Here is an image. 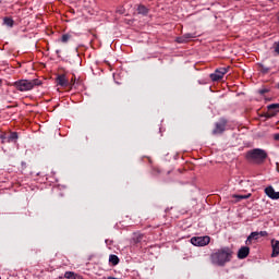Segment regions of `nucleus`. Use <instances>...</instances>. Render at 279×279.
Listing matches in <instances>:
<instances>
[{
    "label": "nucleus",
    "instance_id": "27",
    "mask_svg": "<svg viewBox=\"0 0 279 279\" xmlns=\"http://www.w3.org/2000/svg\"><path fill=\"white\" fill-rule=\"evenodd\" d=\"M141 239H143V235H138L137 243H138V241H141Z\"/></svg>",
    "mask_w": 279,
    "mask_h": 279
},
{
    "label": "nucleus",
    "instance_id": "22",
    "mask_svg": "<svg viewBox=\"0 0 279 279\" xmlns=\"http://www.w3.org/2000/svg\"><path fill=\"white\" fill-rule=\"evenodd\" d=\"M71 85H68V88H73L75 86V77H72L71 81H69Z\"/></svg>",
    "mask_w": 279,
    "mask_h": 279
},
{
    "label": "nucleus",
    "instance_id": "20",
    "mask_svg": "<svg viewBox=\"0 0 279 279\" xmlns=\"http://www.w3.org/2000/svg\"><path fill=\"white\" fill-rule=\"evenodd\" d=\"M64 278H66V279H73V278H75V272L66 271V272L64 274Z\"/></svg>",
    "mask_w": 279,
    "mask_h": 279
},
{
    "label": "nucleus",
    "instance_id": "17",
    "mask_svg": "<svg viewBox=\"0 0 279 279\" xmlns=\"http://www.w3.org/2000/svg\"><path fill=\"white\" fill-rule=\"evenodd\" d=\"M233 198L236 199V202H241V199H250V197H252V194H247V195H232Z\"/></svg>",
    "mask_w": 279,
    "mask_h": 279
},
{
    "label": "nucleus",
    "instance_id": "9",
    "mask_svg": "<svg viewBox=\"0 0 279 279\" xmlns=\"http://www.w3.org/2000/svg\"><path fill=\"white\" fill-rule=\"evenodd\" d=\"M265 193L270 199H279V192H276V190H274V186L266 187Z\"/></svg>",
    "mask_w": 279,
    "mask_h": 279
},
{
    "label": "nucleus",
    "instance_id": "13",
    "mask_svg": "<svg viewBox=\"0 0 279 279\" xmlns=\"http://www.w3.org/2000/svg\"><path fill=\"white\" fill-rule=\"evenodd\" d=\"M191 38H195V34H191V33H187L179 38H177V43H189V40H191Z\"/></svg>",
    "mask_w": 279,
    "mask_h": 279
},
{
    "label": "nucleus",
    "instance_id": "23",
    "mask_svg": "<svg viewBox=\"0 0 279 279\" xmlns=\"http://www.w3.org/2000/svg\"><path fill=\"white\" fill-rule=\"evenodd\" d=\"M258 236H269V233H267V231H259L257 232Z\"/></svg>",
    "mask_w": 279,
    "mask_h": 279
},
{
    "label": "nucleus",
    "instance_id": "21",
    "mask_svg": "<svg viewBox=\"0 0 279 279\" xmlns=\"http://www.w3.org/2000/svg\"><path fill=\"white\" fill-rule=\"evenodd\" d=\"M274 51L279 56V41L274 44Z\"/></svg>",
    "mask_w": 279,
    "mask_h": 279
},
{
    "label": "nucleus",
    "instance_id": "29",
    "mask_svg": "<svg viewBox=\"0 0 279 279\" xmlns=\"http://www.w3.org/2000/svg\"><path fill=\"white\" fill-rule=\"evenodd\" d=\"M0 86H1V80H0Z\"/></svg>",
    "mask_w": 279,
    "mask_h": 279
},
{
    "label": "nucleus",
    "instance_id": "16",
    "mask_svg": "<svg viewBox=\"0 0 279 279\" xmlns=\"http://www.w3.org/2000/svg\"><path fill=\"white\" fill-rule=\"evenodd\" d=\"M3 24L7 25V27H14V20H12V17H4Z\"/></svg>",
    "mask_w": 279,
    "mask_h": 279
},
{
    "label": "nucleus",
    "instance_id": "6",
    "mask_svg": "<svg viewBox=\"0 0 279 279\" xmlns=\"http://www.w3.org/2000/svg\"><path fill=\"white\" fill-rule=\"evenodd\" d=\"M226 125H228V120L226 118L220 119L217 123L215 129L213 130V134H223L226 132Z\"/></svg>",
    "mask_w": 279,
    "mask_h": 279
},
{
    "label": "nucleus",
    "instance_id": "30",
    "mask_svg": "<svg viewBox=\"0 0 279 279\" xmlns=\"http://www.w3.org/2000/svg\"><path fill=\"white\" fill-rule=\"evenodd\" d=\"M0 279H1V277H0Z\"/></svg>",
    "mask_w": 279,
    "mask_h": 279
},
{
    "label": "nucleus",
    "instance_id": "10",
    "mask_svg": "<svg viewBox=\"0 0 279 279\" xmlns=\"http://www.w3.org/2000/svg\"><path fill=\"white\" fill-rule=\"evenodd\" d=\"M247 256H250V247L242 246L238 252V258L243 259V258H247Z\"/></svg>",
    "mask_w": 279,
    "mask_h": 279
},
{
    "label": "nucleus",
    "instance_id": "26",
    "mask_svg": "<svg viewBox=\"0 0 279 279\" xmlns=\"http://www.w3.org/2000/svg\"><path fill=\"white\" fill-rule=\"evenodd\" d=\"M275 141H279V133L274 135Z\"/></svg>",
    "mask_w": 279,
    "mask_h": 279
},
{
    "label": "nucleus",
    "instance_id": "25",
    "mask_svg": "<svg viewBox=\"0 0 279 279\" xmlns=\"http://www.w3.org/2000/svg\"><path fill=\"white\" fill-rule=\"evenodd\" d=\"M262 71L263 73H269V68H263Z\"/></svg>",
    "mask_w": 279,
    "mask_h": 279
},
{
    "label": "nucleus",
    "instance_id": "3",
    "mask_svg": "<svg viewBox=\"0 0 279 279\" xmlns=\"http://www.w3.org/2000/svg\"><path fill=\"white\" fill-rule=\"evenodd\" d=\"M43 82L38 78L35 80H20L13 83L14 88L20 90L21 93H25V90H32L34 86H40Z\"/></svg>",
    "mask_w": 279,
    "mask_h": 279
},
{
    "label": "nucleus",
    "instance_id": "15",
    "mask_svg": "<svg viewBox=\"0 0 279 279\" xmlns=\"http://www.w3.org/2000/svg\"><path fill=\"white\" fill-rule=\"evenodd\" d=\"M137 12H138V14H143L144 16H146V14H148L149 10L147 9V7L140 4L137 8Z\"/></svg>",
    "mask_w": 279,
    "mask_h": 279
},
{
    "label": "nucleus",
    "instance_id": "11",
    "mask_svg": "<svg viewBox=\"0 0 279 279\" xmlns=\"http://www.w3.org/2000/svg\"><path fill=\"white\" fill-rule=\"evenodd\" d=\"M271 247H272L271 257L276 258L277 256H279V241L271 240Z\"/></svg>",
    "mask_w": 279,
    "mask_h": 279
},
{
    "label": "nucleus",
    "instance_id": "28",
    "mask_svg": "<svg viewBox=\"0 0 279 279\" xmlns=\"http://www.w3.org/2000/svg\"><path fill=\"white\" fill-rule=\"evenodd\" d=\"M57 53H60V50H57Z\"/></svg>",
    "mask_w": 279,
    "mask_h": 279
},
{
    "label": "nucleus",
    "instance_id": "14",
    "mask_svg": "<svg viewBox=\"0 0 279 279\" xmlns=\"http://www.w3.org/2000/svg\"><path fill=\"white\" fill-rule=\"evenodd\" d=\"M5 140L8 141V143L17 141L19 140V133L13 132L8 137H4V141Z\"/></svg>",
    "mask_w": 279,
    "mask_h": 279
},
{
    "label": "nucleus",
    "instance_id": "19",
    "mask_svg": "<svg viewBox=\"0 0 279 279\" xmlns=\"http://www.w3.org/2000/svg\"><path fill=\"white\" fill-rule=\"evenodd\" d=\"M70 39H71V35L69 34H64L61 36V43H69Z\"/></svg>",
    "mask_w": 279,
    "mask_h": 279
},
{
    "label": "nucleus",
    "instance_id": "4",
    "mask_svg": "<svg viewBox=\"0 0 279 279\" xmlns=\"http://www.w3.org/2000/svg\"><path fill=\"white\" fill-rule=\"evenodd\" d=\"M230 71V66L228 68H219L215 71V73L210 74V80L213 82H219V80H223V75Z\"/></svg>",
    "mask_w": 279,
    "mask_h": 279
},
{
    "label": "nucleus",
    "instance_id": "12",
    "mask_svg": "<svg viewBox=\"0 0 279 279\" xmlns=\"http://www.w3.org/2000/svg\"><path fill=\"white\" fill-rule=\"evenodd\" d=\"M259 239H260V235H258V232H257V231L252 232V233L247 236V239H246V241H245V244H246V245H252V241H258Z\"/></svg>",
    "mask_w": 279,
    "mask_h": 279
},
{
    "label": "nucleus",
    "instance_id": "8",
    "mask_svg": "<svg viewBox=\"0 0 279 279\" xmlns=\"http://www.w3.org/2000/svg\"><path fill=\"white\" fill-rule=\"evenodd\" d=\"M57 83L63 88H69V86H71V83L69 82V80H66V75L64 74H61L57 77Z\"/></svg>",
    "mask_w": 279,
    "mask_h": 279
},
{
    "label": "nucleus",
    "instance_id": "7",
    "mask_svg": "<svg viewBox=\"0 0 279 279\" xmlns=\"http://www.w3.org/2000/svg\"><path fill=\"white\" fill-rule=\"evenodd\" d=\"M268 111L265 113L266 119L276 117L279 112V104H271L267 106Z\"/></svg>",
    "mask_w": 279,
    "mask_h": 279
},
{
    "label": "nucleus",
    "instance_id": "2",
    "mask_svg": "<svg viewBox=\"0 0 279 279\" xmlns=\"http://www.w3.org/2000/svg\"><path fill=\"white\" fill-rule=\"evenodd\" d=\"M246 160L248 162H254V165H263L267 160V151L260 148H254L246 153Z\"/></svg>",
    "mask_w": 279,
    "mask_h": 279
},
{
    "label": "nucleus",
    "instance_id": "1",
    "mask_svg": "<svg viewBox=\"0 0 279 279\" xmlns=\"http://www.w3.org/2000/svg\"><path fill=\"white\" fill-rule=\"evenodd\" d=\"M210 260L214 265L223 267L226 263L232 260V250L230 247H222L210 255Z\"/></svg>",
    "mask_w": 279,
    "mask_h": 279
},
{
    "label": "nucleus",
    "instance_id": "24",
    "mask_svg": "<svg viewBox=\"0 0 279 279\" xmlns=\"http://www.w3.org/2000/svg\"><path fill=\"white\" fill-rule=\"evenodd\" d=\"M259 95H265V93H269L268 88H262L258 90Z\"/></svg>",
    "mask_w": 279,
    "mask_h": 279
},
{
    "label": "nucleus",
    "instance_id": "5",
    "mask_svg": "<svg viewBox=\"0 0 279 279\" xmlns=\"http://www.w3.org/2000/svg\"><path fill=\"white\" fill-rule=\"evenodd\" d=\"M192 245H196L197 247H204L205 245H208L210 243V236H197L191 239Z\"/></svg>",
    "mask_w": 279,
    "mask_h": 279
},
{
    "label": "nucleus",
    "instance_id": "18",
    "mask_svg": "<svg viewBox=\"0 0 279 279\" xmlns=\"http://www.w3.org/2000/svg\"><path fill=\"white\" fill-rule=\"evenodd\" d=\"M109 263H112L113 265H117L119 263V256L110 255L109 256Z\"/></svg>",
    "mask_w": 279,
    "mask_h": 279
}]
</instances>
